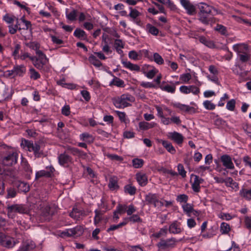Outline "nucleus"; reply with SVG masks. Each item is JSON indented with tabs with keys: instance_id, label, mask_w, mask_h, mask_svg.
Returning a JSON list of instances; mask_svg holds the SVG:
<instances>
[{
	"instance_id": "49530a36",
	"label": "nucleus",
	"mask_w": 251,
	"mask_h": 251,
	"mask_svg": "<svg viewBox=\"0 0 251 251\" xmlns=\"http://www.w3.org/2000/svg\"><path fill=\"white\" fill-rule=\"evenodd\" d=\"M29 74L31 79L36 80L40 77V74L34 68L29 69Z\"/></svg>"
},
{
	"instance_id": "f03ea898",
	"label": "nucleus",
	"mask_w": 251,
	"mask_h": 251,
	"mask_svg": "<svg viewBox=\"0 0 251 251\" xmlns=\"http://www.w3.org/2000/svg\"><path fill=\"white\" fill-rule=\"evenodd\" d=\"M22 145H25L29 151H33L36 157H40L43 155V152L40 150V146L37 143H33L32 141L24 140L22 141Z\"/></svg>"
},
{
	"instance_id": "a878e982",
	"label": "nucleus",
	"mask_w": 251,
	"mask_h": 251,
	"mask_svg": "<svg viewBox=\"0 0 251 251\" xmlns=\"http://www.w3.org/2000/svg\"><path fill=\"white\" fill-rule=\"evenodd\" d=\"M136 177L137 182L141 186H145L147 184L148 179L145 174L137 173L136 175Z\"/></svg>"
},
{
	"instance_id": "ddd939ff",
	"label": "nucleus",
	"mask_w": 251,
	"mask_h": 251,
	"mask_svg": "<svg viewBox=\"0 0 251 251\" xmlns=\"http://www.w3.org/2000/svg\"><path fill=\"white\" fill-rule=\"evenodd\" d=\"M79 232H82L81 228L80 226H76L73 228L66 229L61 233V236L62 237H69L73 236Z\"/></svg>"
},
{
	"instance_id": "6ab92c4d",
	"label": "nucleus",
	"mask_w": 251,
	"mask_h": 251,
	"mask_svg": "<svg viewBox=\"0 0 251 251\" xmlns=\"http://www.w3.org/2000/svg\"><path fill=\"white\" fill-rule=\"evenodd\" d=\"M169 231L172 234H179L182 231V229L180 226V224L177 221H174L169 226Z\"/></svg>"
},
{
	"instance_id": "4be33fe9",
	"label": "nucleus",
	"mask_w": 251,
	"mask_h": 251,
	"mask_svg": "<svg viewBox=\"0 0 251 251\" xmlns=\"http://www.w3.org/2000/svg\"><path fill=\"white\" fill-rule=\"evenodd\" d=\"M16 186L19 191L27 193L30 190L29 185L24 181H19L16 183Z\"/></svg>"
},
{
	"instance_id": "6e6552de",
	"label": "nucleus",
	"mask_w": 251,
	"mask_h": 251,
	"mask_svg": "<svg viewBox=\"0 0 251 251\" xmlns=\"http://www.w3.org/2000/svg\"><path fill=\"white\" fill-rule=\"evenodd\" d=\"M36 54L38 56L37 57L36 62L34 63V66L38 69L41 70L48 62V59L41 50L37 51Z\"/></svg>"
},
{
	"instance_id": "de8ad7c7",
	"label": "nucleus",
	"mask_w": 251,
	"mask_h": 251,
	"mask_svg": "<svg viewBox=\"0 0 251 251\" xmlns=\"http://www.w3.org/2000/svg\"><path fill=\"white\" fill-rule=\"evenodd\" d=\"M154 61L158 65H162L164 63V60L160 55L158 53L153 54Z\"/></svg>"
},
{
	"instance_id": "a19ab883",
	"label": "nucleus",
	"mask_w": 251,
	"mask_h": 251,
	"mask_svg": "<svg viewBox=\"0 0 251 251\" xmlns=\"http://www.w3.org/2000/svg\"><path fill=\"white\" fill-rule=\"evenodd\" d=\"M80 139L83 141L87 142L88 143H92L93 142L94 139L92 135L88 133H83L80 135Z\"/></svg>"
},
{
	"instance_id": "774afa93",
	"label": "nucleus",
	"mask_w": 251,
	"mask_h": 251,
	"mask_svg": "<svg viewBox=\"0 0 251 251\" xmlns=\"http://www.w3.org/2000/svg\"><path fill=\"white\" fill-rule=\"evenodd\" d=\"M245 224L247 228L251 229V217L249 216L245 217Z\"/></svg>"
},
{
	"instance_id": "a211bd4d",
	"label": "nucleus",
	"mask_w": 251,
	"mask_h": 251,
	"mask_svg": "<svg viewBox=\"0 0 251 251\" xmlns=\"http://www.w3.org/2000/svg\"><path fill=\"white\" fill-rule=\"evenodd\" d=\"M169 138L178 145H181L183 141L184 137L178 132L174 131L169 133Z\"/></svg>"
},
{
	"instance_id": "3c124183",
	"label": "nucleus",
	"mask_w": 251,
	"mask_h": 251,
	"mask_svg": "<svg viewBox=\"0 0 251 251\" xmlns=\"http://www.w3.org/2000/svg\"><path fill=\"white\" fill-rule=\"evenodd\" d=\"M27 45L29 48L35 50L36 54L37 53V51H40V50H39L40 45L37 42H30Z\"/></svg>"
},
{
	"instance_id": "9b49d317",
	"label": "nucleus",
	"mask_w": 251,
	"mask_h": 251,
	"mask_svg": "<svg viewBox=\"0 0 251 251\" xmlns=\"http://www.w3.org/2000/svg\"><path fill=\"white\" fill-rule=\"evenodd\" d=\"M8 215L10 216V214L13 212H18L19 213H25L26 212V209L23 205L13 204L8 205L7 207Z\"/></svg>"
},
{
	"instance_id": "c85d7f7f",
	"label": "nucleus",
	"mask_w": 251,
	"mask_h": 251,
	"mask_svg": "<svg viewBox=\"0 0 251 251\" xmlns=\"http://www.w3.org/2000/svg\"><path fill=\"white\" fill-rule=\"evenodd\" d=\"M74 35L80 40H85L87 38V34L85 32L78 28L75 30Z\"/></svg>"
},
{
	"instance_id": "1a4fd4ad",
	"label": "nucleus",
	"mask_w": 251,
	"mask_h": 251,
	"mask_svg": "<svg viewBox=\"0 0 251 251\" xmlns=\"http://www.w3.org/2000/svg\"><path fill=\"white\" fill-rule=\"evenodd\" d=\"M199 5L200 11L198 15L212 14V13H218V10L213 7L205 3L201 2Z\"/></svg>"
},
{
	"instance_id": "aec40b11",
	"label": "nucleus",
	"mask_w": 251,
	"mask_h": 251,
	"mask_svg": "<svg viewBox=\"0 0 251 251\" xmlns=\"http://www.w3.org/2000/svg\"><path fill=\"white\" fill-rule=\"evenodd\" d=\"M58 161L60 165H64L72 163V158L65 152L59 155Z\"/></svg>"
},
{
	"instance_id": "13d9d810",
	"label": "nucleus",
	"mask_w": 251,
	"mask_h": 251,
	"mask_svg": "<svg viewBox=\"0 0 251 251\" xmlns=\"http://www.w3.org/2000/svg\"><path fill=\"white\" fill-rule=\"evenodd\" d=\"M129 221L133 223L141 222L142 219L137 214H134L127 219Z\"/></svg>"
},
{
	"instance_id": "4d7b16f0",
	"label": "nucleus",
	"mask_w": 251,
	"mask_h": 251,
	"mask_svg": "<svg viewBox=\"0 0 251 251\" xmlns=\"http://www.w3.org/2000/svg\"><path fill=\"white\" fill-rule=\"evenodd\" d=\"M177 170L179 174L182 177L186 176V172L185 171L183 166L181 164H179L177 166Z\"/></svg>"
},
{
	"instance_id": "2f4dec72",
	"label": "nucleus",
	"mask_w": 251,
	"mask_h": 251,
	"mask_svg": "<svg viewBox=\"0 0 251 251\" xmlns=\"http://www.w3.org/2000/svg\"><path fill=\"white\" fill-rule=\"evenodd\" d=\"M68 9H67L66 10V16L67 19L71 21H75L76 20L77 10L74 9L70 13H68Z\"/></svg>"
},
{
	"instance_id": "cd10ccee",
	"label": "nucleus",
	"mask_w": 251,
	"mask_h": 251,
	"mask_svg": "<svg viewBox=\"0 0 251 251\" xmlns=\"http://www.w3.org/2000/svg\"><path fill=\"white\" fill-rule=\"evenodd\" d=\"M14 69L16 76H22L26 72V68L24 65H15Z\"/></svg>"
},
{
	"instance_id": "4468645a",
	"label": "nucleus",
	"mask_w": 251,
	"mask_h": 251,
	"mask_svg": "<svg viewBox=\"0 0 251 251\" xmlns=\"http://www.w3.org/2000/svg\"><path fill=\"white\" fill-rule=\"evenodd\" d=\"M70 216L76 220L82 219L86 216L84 210H81L77 208H73L72 211L69 214Z\"/></svg>"
},
{
	"instance_id": "0eeeda50",
	"label": "nucleus",
	"mask_w": 251,
	"mask_h": 251,
	"mask_svg": "<svg viewBox=\"0 0 251 251\" xmlns=\"http://www.w3.org/2000/svg\"><path fill=\"white\" fill-rule=\"evenodd\" d=\"M178 241L175 238H171L166 240L161 239L157 244V246L161 250H166L174 248Z\"/></svg>"
},
{
	"instance_id": "69168bd1",
	"label": "nucleus",
	"mask_w": 251,
	"mask_h": 251,
	"mask_svg": "<svg viewBox=\"0 0 251 251\" xmlns=\"http://www.w3.org/2000/svg\"><path fill=\"white\" fill-rule=\"evenodd\" d=\"M128 56L130 59L134 60H137L138 59V54L137 52L134 50L130 51L128 53Z\"/></svg>"
},
{
	"instance_id": "9d476101",
	"label": "nucleus",
	"mask_w": 251,
	"mask_h": 251,
	"mask_svg": "<svg viewBox=\"0 0 251 251\" xmlns=\"http://www.w3.org/2000/svg\"><path fill=\"white\" fill-rule=\"evenodd\" d=\"M55 171L54 168L50 166L46 167V170L38 171L35 174V179H38L42 177H50Z\"/></svg>"
},
{
	"instance_id": "e2e57ef3",
	"label": "nucleus",
	"mask_w": 251,
	"mask_h": 251,
	"mask_svg": "<svg viewBox=\"0 0 251 251\" xmlns=\"http://www.w3.org/2000/svg\"><path fill=\"white\" fill-rule=\"evenodd\" d=\"M114 47L115 48H124V44L123 43L122 40L115 39L114 41Z\"/></svg>"
},
{
	"instance_id": "7c9ffc66",
	"label": "nucleus",
	"mask_w": 251,
	"mask_h": 251,
	"mask_svg": "<svg viewBox=\"0 0 251 251\" xmlns=\"http://www.w3.org/2000/svg\"><path fill=\"white\" fill-rule=\"evenodd\" d=\"M122 64L126 68L131 71H139L140 67L137 64H133L129 61H122Z\"/></svg>"
},
{
	"instance_id": "052dcab7",
	"label": "nucleus",
	"mask_w": 251,
	"mask_h": 251,
	"mask_svg": "<svg viewBox=\"0 0 251 251\" xmlns=\"http://www.w3.org/2000/svg\"><path fill=\"white\" fill-rule=\"evenodd\" d=\"M140 85L144 88H156V85L152 83L149 82H142L140 83Z\"/></svg>"
},
{
	"instance_id": "7ed1b4c3",
	"label": "nucleus",
	"mask_w": 251,
	"mask_h": 251,
	"mask_svg": "<svg viewBox=\"0 0 251 251\" xmlns=\"http://www.w3.org/2000/svg\"><path fill=\"white\" fill-rule=\"evenodd\" d=\"M18 154L15 151H9L7 152L2 159V164L5 166H12L17 162Z\"/></svg>"
},
{
	"instance_id": "5fc2aeb1",
	"label": "nucleus",
	"mask_w": 251,
	"mask_h": 251,
	"mask_svg": "<svg viewBox=\"0 0 251 251\" xmlns=\"http://www.w3.org/2000/svg\"><path fill=\"white\" fill-rule=\"evenodd\" d=\"M240 60L242 62H246L248 61L250 58V54L246 53L239 54L238 55Z\"/></svg>"
},
{
	"instance_id": "8fccbe9b",
	"label": "nucleus",
	"mask_w": 251,
	"mask_h": 251,
	"mask_svg": "<svg viewBox=\"0 0 251 251\" xmlns=\"http://www.w3.org/2000/svg\"><path fill=\"white\" fill-rule=\"evenodd\" d=\"M204 107L208 110H213L215 108L216 105L209 100H205L203 103Z\"/></svg>"
},
{
	"instance_id": "680f3d73",
	"label": "nucleus",
	"mask_w": 251,
	"mask_h": 251,
	"mask_svg": "<svg viewBox=\"0 0 251 251\" xmlns=\"http://www.w3.org/2000/svg\"><path fill=\"white\" fill-rule=\"evenodd\" d=\"M62 114L66 116H68L70 114V107L68 105L64 106L62 108Z\"/></svg>"
},
{
	"instance_id": "72a5a7b5",
	"label": "nucleus",
	"mask_w": 251,
	"mask_h": 251,
	"mask_svg": "<svg viewBox=\"0 0 251 251\" xmlns=\"http://www.w3.org/2000/svg\"><path fill=\"white\" fill-rule=\"evenodd\" d=\"M155 125V124L153 123H149L146 122H141L139 123V126L141 129L146 130L153 127Z\"/></svg>"
},
{
	"instance_id": "bf43d9fd",
	"label": "nucleus",
	"mask_w": 251,
	"mask_h": 251,
	"mask_svg": "<svg viewBox=\"0 0 251 251\" xmlns=\"http://www.w3.org/2000/svg\"><path fill=\"white\" fill-rule=\"evenodd\" d=\"M15 18L14 16H9L8 14H6L3 16V20L8 24H12Z\"/></svg>"
},
{
	"instance_id": "473e14b6",
	"label": "nucleus",
	"mask_w": 251,
	"mask_h": 251,
	"mask_svg": "<svg viewBox=\"0 0 251 251\" xmlns=\"http://www.w3.org/2000/svg\"><path fill=\"white\" fill-rule=\"evenodd\" d=\"M241 196L248 201L251 200V188L250 189H242L240 191Z\"/></svg>"
},
{
	"instance_id": "39448f33",
	"label": "nucleus",
	"mask_w": 251,
	"mask_h": 251,
	"mask_svg": "<svg viewBox=\"0 0 251 251\" xmlns=\"http://www.w3.org/2000/svg\"><path fill=\"white\" fill-rule=\"evenodd\" d=\"M15 239L11 237L0 232V245L6 248H11L15 245Z\"/></svg>"
},
{
	"instance_id": "2eb2a0df",
	"label": "nucleus",
	"mask_w": 251,
	"mask_h": 251,
	"mask_svg": "<svg viewBox=\"0 0 251 251\" xmlns=\"http://www.w3.org/2000/svg\"><path fill=\"white\" fill-rule=\"evenodd\" d=\"M221 160L223 165L226 169L233 170L234 169V164L232 162L231 157L227 154H224L221 156Z\"/></svg>"
},
{
	"instance_id": "b1692460",
	"label": "nucleus",
	"mask_w": 251,
	"mask_h": 251,
	"mask_svg": "<svg viewBox=\"0 0 251 251\" xmlns=\"http://www.w3.org/2000/svg\"><path fill=\"white\" fill-rule=\"evenodd\" d=\"M233 48L238 55L245 53L248 50V45L245 44L235 45L233 46Z\"/></svg>"
},
{
	"instance_id": "ea45409f",
	"label": "nucleus",
	"mask_w": 251,
	"mask_h": 251,
	"mask_svg": "<svg viewBox=\"0 0 251 251\" xmlns=\"http://www.w3.org/2000/svg\"><path fill=\"white\" fill-rule=\"evenodd\" d=\"M230 230V227L229 224L223 222L220 226V231L222 234H226L228 233Z\"/></svg>"
},
{
	"instance_id": "338daca9",
	"label": "nucleus",
	"mask_w": 251,
	"mask_h": 251,
	"mask_svg": "<svg viewBox=\"0 0 251 251\" xmlns=\"http://www.w3.org/2000/svg\"><path fill=\"white\" fill-rule=\"evenodd\" d=\"M245 132L251 138V125H246L243 126Z\"/></svg>"
},
{
	"instance_id": "5701e85b",
	"label": "nucleus",
	"mask_w": 251,
	"mask_h": 251,
	"mask_svg": "<svg viewBox=\"0 0 251 251\" xmlns=\"http://www.w3.org/2000/svg\"><path fill=\"white\" fill-rule=\"evenodd\" d=\"M194 176V180L192 184V188L193 191L195 192H199L200 190V184L203 181L202 179L199 177V176L196 175H192Z\"/></svg>"
},
{
	"instance_id": "4c0bfd02",
	"label": "nucleus",
	"mask_w": 251,
	"mask_h": 251,
	"mask_svg": "<svg viewBox=\"0 0 251 251\" xmlns=\"http://www.w3.org/2000/svg\"><path fill=\"white\" fill-rule=\"evenodd\" d=\"M110 85H114L119 87H124L125 86L124 81L117 77H115V78L110 82Z\"/></svg>"
},
{
	"instance_id": "c9c22d12",
	"label": "nucleus",
	"mask_w": 251,
	"mask_h": 251,
	"mask_svg": "<svg viewBox=\"0 0 251 251\" xmlns=\"http://www.w3.org/2000/svg\"><path fill=\"white\" fill-rule=\"evenodd\" d=\"M124 191L126 193L130 195H134L136 193V189L134 186L127 184L125 186Z\"/></svg>"
},
{
	"instance_id": "c756f323",
	"label": "nucleus",
	"mask_w": 251,
	"mask_h": 251,
	"mask_svg": "<svg viewBox=\"0 0 251 251\" xmlns=\"http://www.w3.org/2000/svg\"><path fill=\"white\" fill-rule=\"evenodd\" d=\"M199 41L201 43L204 44L208 48L213 49L215 48V45L213 41L207 40L204 36H201L199 38Z\"/></svg>"
},
{
	"instance_id": "a18cd8bd",
	"label": "nucleus",
	"mask_w": 251,
	"mask_h": 251,
	"mask_svg": "<svg viewBox=\"0 0 251 251\" xmlns=\"http://www.w3.org/2000/svg\"><path fill=\"white\" fill-rule=\"evenodd\" d=\"M168 228L167 227L164 226L163 228L160 229L159 232L155 233L152 234V236L156 238H159L161 236L166 235L167 233Z\"/></svg>"
},
{
	"instance_id": "dca6fc26",
	"label": "nucleus",
	"mask_w": 251,
	"mask_h": 251,
	"mask_svg": "<svg viewBox=\"0 0 251 251\" xmlns=\"http://www.w3.org/2000/svg\"><path fill=\"white\" fill-rule=\"evenodd\" d=\"M174 107L179 109L180 110L189 113H194L196 112V109L193 107L187 105L181 104L179 102L173 104Z\"/></svg>"
},
{
	"instance_id": "864d4df0",
	"label": "nucleus",
	"mask_w": 251,
	"mask_h": 251,
	"mask_svg": "<svg viewBox=\"0 0 251 251\" xmlns=\"http://www.w3.org/2000/svg\"><path fill=\"white\" fill-rule=\"evenodd\" d=\"M188 200V197L185 194H181L177 196L176 201L179 202L186 203Z\"/></svg>"
},
{
	"instance_id": "37998d69",
	"label": "nucleus",
	"mask_w": 251,
	"mask_h": 251,
	"mask_svg": "<svg viewBox=\"0 0 251 251\" xmlns=\"http://www.w3.org/2000/svg\"><path fill=\"white\" fill-rule=\"evenodd\" d=\"M159 87L163 91H166L167 92L174 93L175 92L176 87L175 86H170L169 85H167L165 86H163L162 85H160Z\"/></svg>"
},
{
	"instance_id": "58836bf2",
	"label": "nucleus",
	"mask_w": 251,
	"mask_h": 251,
	"mask_svg": "<svg viewBox=\"0 0 251 251\" xmlns=\"http://www.w3.org/2000/svg\"><path fill=\"white\" fill-rule=\"evenodd\" d=\"M183 211L188 216H190V213L194 210L193 205L188 203H185L182 206Z\"/></svg>"
},
{
	"instance_id": "393cba45",
	"label": "nucleus",
	"mask_w": 251,
	"mask_h": 251,
	"mask_svg": "<svg viewBox=\"0 0 251 251\" xmlns=\"http://www.w3.org/2000/svg\"><path fill=\"white\" fill-rule=\"evenodd\" d=\"M159 142L162 144L169 152L173 154L176 153V149L170 142L163 140H160Z\"/></svg>"
},
{
	"instance_id": "423d86ee",
	"label": "nucleus",
	"mask_w": 251,
	"mask_h": 251,
	"mask_svg": "<svg viewBox=\"0 0 251 251\" xmlns=\"http://www.w3.org/2000/svg\"><path fill=\"white\" fill-rule=\"evenodd\" d=\"M145 201L147 204H153L155 207L160 208L164 205L163 202L159 200L156 194L149 193L145 197Z\"/></svg>"
},
{
	"instance_id": "bb28decb",
	"label": "nucleus",
	"mask_w": 251,
	"mask_h": 251,
	"mask_svg": "<svg viewBox=\"0 0 251 251\" xmlns=\"http://www.w3.org/2000/svg\"><path fill=\"white\" fill-rule=\"evenodd\" d=\"M94 212L95 216L94 218V223L97 226L102 220L104 211L96 209Z\"/></svg>"
},
{
	"instance_id": "79ce46f5",
	"label": "nucleus",
	"mask_w": 251,
	"mask_h": 251,
	"mask_svg": "<svg viewBox=\"0 0 251 251\" xmlns=\"http://www.w3.org/2000/svg\"><path fill=\"white\" fill-rule=\"evenodd\" d=\"M89 61L91 63H92L96 67H99L102 65V63L100 62V61L93 55H91L89 57Z\"/></svg>"
},
{
	"instance_id": "f8f14e48",
	"label": "nucleus",
	"mask_w": 251,
	"mask_h": 251,
	"mask_svg": "<svg viewBox=\"0 0 251 251\" xmlns=\"http://www.w3.org/2000/svg\"><path fill=\"white\" fill-rule=\"evenodd\" d=\"M180 3L185 9L187 11V13L190 15H193L196 13V7L191 3L189 0H180Z\"/></svg>"
},
{
	"instance_id": "603ef678",
	"label": "nucleus",
	"mask_w": 251,
	"mask_h": 251,
	"mask_svg": "<svg viewBox=\"0 0 251 251\" xmlns=\"http://www.w3.org/2000/svg\"><path fill=\"white\" fill-rule=\"evenodd\" d=\"M236 101L234 99L228 101L226 104V108L230 111H233L235 109Z\"/></svg>"
},
{
	"instance_id": "20e7f679",
	"label": "nucleus",
	"mask_w": 251,
	"mask_h": 251,
	"mask_svg": "<svg viewBox=\"0 0 251 251\" xmlns=\"http://www.w3.org/2000/svg\"><path fill=\"white\" fill-rule=\"evenodd\" d=\"M56 212L55 207L53 206H46L43 207L41 213V220L42 221H50L51 217Z\"/></svg>"
},
{
	"instance_id": "c03bdc74",
	"label": "nucleus",
	"mask_w": 251,
	"mask_h": 251,
	"mask_svg": "<svg viewBox=\"0 0 251 251\" xmlns=\"http://www.w3.org/2000/svg\"><path fill=\"white\" fill-rule=\"evenodd\" d=\"M132 165L135 168H141L144 163V161L142 159L134 158L132 160Z\"/></svg>"
},
{
	"instance_id": "f704fd0d",
	"label": "nucleus",
	"mask_w": 251,
	"mask_h": 251,
	"mask_svg": "<svg viewBox=\"0 0 251 251\" xmlns=\"http://www.w3.org/2000/svg\"><path fill=\"white\" fill-rule=\"evenodd\" d=\"M146 30L154 36L157 35L159 32V30L156 27L150 24H148L146 25Z\"/></svg>"
},
{
	"instance_id": "f3484780",
	"label": "nucleus",
	"mask_w": 251,
	"mask_h": 251,
	"mask_svg": "<svg viewBox=\"0 0 251 251\" xmlns=\"http://www.w3.org/2000/svg\"><path fill=\"white\" fill-rule=\"evenodd\" d=\"M216 14L215 13H212V14H203L198 15L199 20L205 25H208L209 24L213 23V16Z\"/></svg>"
},
{
	"instance_id": "09e8293b",
	"label": "nucleus",
	"mask_w": 251,
	"mask_h": 251,
	"mask_svg": "<svg viewBox=\"0 0 251 251\" xmlns=\"http://www.w3.org/2000/svg\"><path fill=\"white\" fill-rule=\"evenodd\" d=\"M7 196L6 198H14L17 194V192L14 188H10L7 189Z\"/></svg>"
},
{
	"instance_id": "e433bc0d",
	"label": "nucleus",
	"mask_w": 251,
	"mask_h": 251,
	"mask_svg": "<svg viewBox=\"0 0 251 251\" xmlns=\"http://www.w3.org/2000/svg\"><path fill=\"white\" fill-rule=\"evenodd\" d=\"M35 244L30 241V242H26L25 243L22 247L21 248L23 250V251H29L35 248Z\"/></svg>"
},
{
	"instance_id": "412c9836",
	"label": "nucleus",
	"mask_w": 251,
	"mask_h": 251,
	"mask_svg": "<svg viewBox=\"0 0 251 251\" xmlns=\"http://www.w3.org/2000/svg\"><path fill=\"white\" fill-rule=\"evenodd\" d=\"M118 179L116 176H112L109 178L108 183L109 188L112 191L117 190L119 188V186L118 184Z\"/></svg>"
},
{
	"instance_id": "0e129e2a",
	"label": "nucleus",
	"mask_w": 251,
	"mask_h": 251,
	"mask_svg": "<svg viewBox=\"0 0 251 251\" xmlns=\"http://www.w3.org/2000/svg\"><path fill=\"white\" fill-rule=\"evenodd\" d=\"M50 37L51 40L54 44L57 45H60L63 43V41L61 39H59L57 37L51 35Z\"/></svg>"
},
{
	"instance_id": "6e6d98bb",
	"label": "nucleus",
	"mask_w": 251,
	"mask_h": 251,
	"mask_svg": "<svg viewBox=\"0 0 251 251\" xmlns=\"http://www.w3.org/2000/svg\"><path fill=\"white\" fill-rule=\"evenodd\" d=\"M215 30L218 31L223 35L226 34L227 32L226 28L225 26L221 25L218 24L215 27Z\"/></svg>"
},
{
	"instance_id": "f257e3e1",
	"label": "nucleus",
	"mask_w": 251,
	"mask_h": 251,
	"mask_svg": "<svg viewBox=\"0 0 251 251\" xmlns=\"http://www.w3.org/2000/svg\"><path fill=\"white\" fill-rule=\"evenodd\" d=\"M113 104L118 108H124L130 105V102L134 100V98L129 94H124L112 99Z\"/></svg>"
}]
</instances>
